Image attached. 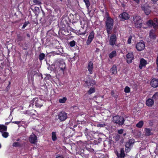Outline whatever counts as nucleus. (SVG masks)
I'll list each match as a JSON object with an SVG mask.
<instances>
[{
  "instance_id": "nucleus-48",
  "label": "nucleus",
  "mask_w": 158,
  "mask_h": 158,
  "mask_svg": "<svg viewBox=\"0 0 158 158\" xmlns=\"http://www.w3.org/2000/svg\"><path fill=\"white\" fill-rule=\"evenodd\" d=\"M13 123H15L17 124H19L20 123V122L19 121H15L13 122Z\"/></svg>"
},
{
  "instance_id": "nucleus-33",
  "label": "nucleus",
  "mask_w": 158,
  "mask_h": 158,
  "mask_svg": "<svg viewBox=\"0 0 158 158\" xmlns=\"http://www.w3.org/2000/svg\"><path fill=\"white\" fill-rule=\"evenodd\" d=\"M33 2L34 3L36 4L40 5L41 4V2L40 0H34Z\"/></svg>"
},
{
  "instance_id": "nucleus-55",
  "label": "nucleus",
  "mask_w": 158,
  "mask_h": 158,
  "mask_svg": "<svg viewBox=\"0 0 158 158\" xmlns=\"http://www.w3.org/2000/svg\"><path fill=\"white\" fill-rule=\"evenodd\" d=\"M126 135V133H124L123 134V135L124 136H125V135Z\"/></svg>"
},
{
  "instance_id": "nucleus-40",
  "label": "nucleus",
  "mask_w": 158,
  "mask_h": 158,
  "mask_svg": "<svg viewBox=\"0 0 158 158\" xmlns=\"http://www.w3.org/2000/svg\"><path fill=\"white\" fill-rule=\"evenodd\" d=\"M106 126V124L105 123L100 124L99 123L97 125V127H104Z\"/></svg>"
},
{
  "instance_id": "nucleus-23",
  "label": "nucleus",
  "mask_w": 158,
  "mask_h": 158,
  "mask_svg": "<svg viewBox=\"0 0 158 158\" xmlns=\"http://www.w3.org/2000/svg\"><path fill=\"white\" fill-rule=\"evenodd\" d=\"M116 55V52L115 51H113L110 53L109 55V57L110 58H112Z\"/></svg>"
},
{
  "instance_id": "nucleus-10",
  "label": "nucleus",
  "mask_w": 158,
  "mask_h": 158,
  "mask_svg": "<svg viewBox=\"0 0 158 158\" xmlns=\"http://www.w3.org/2000/svg\"><path fill=\"white\" fill-rule=\"evenodd\" d=\"M116 40V36L115 34L112 35L110 37L109 40L110 44L111 45H114Z\"/></svg>"
},
{
  "instance_id": "nucleus-12",
  "label": "nucleus",
  "mask_w": 158,
  "mask_h": 158,
  "mask_svg": "<svg viewBox=\"0 0 158 158\" xmlns=\"http://www.w3.org/2000/svg\"><path fill=\"white\" fill-rule=\"evenodd\" d=\"M119 17L123 20H127L129 18V15L127 13L124 12L119 15Z\"/></svg>"
},
{
  "instance_id": "nucleus-36",
  "label": "nucleus",
  "mask_w": 158,
  "mask_h": 158,
  "mask_svg": "<svg viewBox=\"0 0 158 158\" xmlns=\"http://www.w3.org/2000/svg\"><path fill=\"white\" fill-rule=\"evenodd\" d=\"M120 138V136L118 134L116 135L114 137V139L116 141H118Z\"/></svg>"
},
{
  "instance_id": "nucleus-54",
  "label": "nucleus",
  "mask_w": 158,
  "mask_h": 158,
  "mask_svg": "<svg viewBox=\"0 0 158 158\" xmlns=\"http://www.w3.org/2000/svg\"><path fill=\"white\" fill-rule=\"evenodd\" d=\"M153 2H156L158 0H151Z\"/></svg>"
},
{
  "instance_id": "nucleus-47",
  "label": "nucleus",
  "mask_w": 158,
  "mask_h": 158,
  "mask_svg": "<svg viewBox=\"0 0 158 158\" xmlns=\"http://www.w3.org/2000/svg\"><path fill=\"white\" fill-rule=\"evenodd\" d=\"M131 36H130L128 39L127 42L128 44H130L131 43Z\"/></svg>"
},
{
  "instance_id": "nucleus-58",
  "label": "nucleus",
  "mask_w": 158,
  "mask_h": 158,
  "mask_svg": "<svg viewBox=\"0 0 158 158\" xmlns=\"http://www.w3.org/2000/svg\"><path fill=\"white\" fill-rule=\"evenodd\" d=\"M156 61H158V56H157V59H156Z\"/></svg>"
},
{
  "instance_id": "nucleus-44",
  "label": "nucleus",
  "mask_w": 158,
  "mask_h": 158,
  "mask_svg": "<svg viewBox=\"0 0 158 158\" xmlns=\"http://www.w3.org/2000/svg\"><path fill=\"white\" fill-rule=\"evenodd\" d=\"M135 142L134 140L133 139H130L128 142L131 145L132 143H134Z\"/></svg>"
},
{
  "instance_id": "nucleus-26",
  "label": "nucleus",
  "mask_w": 158,
  "mask_h": 158,
  "mask_svg": "<svg viewBox=\"0 0 158 158\" xmlns=\"http://www.w3.org/2000/svg\"><path fill=\"white\" fill-rule=\"evenodd\" d=\"M52 140L54 141L56 139V132H53L52 133Z\"/></svg>"
},
{
  "instance_id": "nucleus-46",
  "label": "nucleus",
  "mask_w": 158,
  "mask_h": 158,
  "mask_svg": "<svg viewBox=\"0 0 158 158\" xmlns=\"http://www.w3.org/2000/svg\"><path fill=\"white\" fill-rule=\"evenodd\" d=\"M123 129H121L118 131V133L120 134H121L123 133Z\"/></svg>"
},
{
  "instance_id": "nucleus-19",
  "label": "nucleus",
  "mask_w": 158,
  "mask_h": 158,
  "mask_svg": "<svg viewBox=\"0 0 158 158\" xmlns=\"http://www.w3.org/2000/svg\"><path fill=\"white\" fill-rule=\"evenodd\" d=\"M93 68V63L92 62L90 61L88 65V69L90 73H92V70Z\"/></svg>"
},
{
  "instance_id": "nucleus-32",
  "label": "nucleus",
  "mask_w": 158,
  "mask_h": 158,
  "mask_svg": "<svg viewBox=\"0 0 158 158\" xmlns=\"http://www.w3.org/2000/svg\"><path fill=\"white\" fill-rule=\"evenodd\" d=\"M66 98L65 97H64L61 99H60L59 102L60 103H64L66 100Z\"/></svg>"
},
{
  "instance_id": "nucleus-42",
  "label": "nucleus",
  "mask_w": 158,
  "mask_h": 158,
  "mask_svg": "<svg viewBox=\"0 0 158 158\" xmlns=\"http://www.w3.org/2000/svg\"><path fill=\"white\" fill-rule=\"evenodd\" d=\"M153 23V21H152L151 20H149L147 23V24L149 26H152V23Z\"/></svg>"
},
{
  "instance_id": "nucleus-53",
  "label": "nucleus",
  "mask_w": 158,
  "mask_h": 158,
  "mask_svg": "<svg viewBox=\"0 0 158 158\" xmlns=\"http://www.w3.org/2000/svg\"><path fill=\"white\" fill-rule=\"evenodd\" d=\"M27 37L29 38L30 37V35L29 34L27 33Z\"/></svg>"
},
{
  "instance_id": "nucleus-5",
  "label": "nucleus",
  "mask_w": 158,
  "mask_h": 158,
  "mask_svg": "<svg viewBox=\"0 0 158 158\" xmlns=\"http://www.w3.org/2000/svg\"><path fill=\"white\" fill-rule=\"evenodd\" d=\"M58 118L61 121H64L67 118V114L64 111H61L58 114Z\"/></svg>"
},
{
  "instance_id": "nucleus-59",
  "label": "nucleus",
  "mask_w": 158,
  "mask_h": 158,
  "mask_svg": "<svg viewBox=\"0 0 158 158\" xmlns=\"http://www.w3.org/2000/svg\"><path fill=\"white\" fill-rule=\"evenodd\" d=\"M113 94H114L113 92V91H112L111 92V94L112 95H113Z\"/></svg>"
},
{
  "instance_id": "nucleus-61",
  "label": "nucleus",
  "mask_w": 158,
  "mask_h": 158,
  "mask_svg": "<svg viewBox=\"0 0 158 158\" xmlns=\"http://www.w3.org/2000/svg\"><path fill=\"white\" fill-rule=\"evenodd\" d=\"M157 71H158V65L157 66Z\"/></svg>"
},
{
  "instance_id": "nucleus-13",
  "label": "nucleus",
  "mask_w": 158,
  "mask_h": 158,
  "mask_svg": "<svg viewBox=\"0 0 158 158\" xmlns=\"http://www.w3.org/2000/svg\"><path fill=\"white\" fill-rule=\"evenodd\" d=\"M85 83L88 86H93L95 84V81L92 79L88 78V79L85 81Z\"/></svg>"
},
{
  "instance_id": "nucleus-3",
  "label": "nucleus",
  "mask_w": 158,
  "mask_h": 158,
  "mask_svg": "<svg viewBox=\"0 0 158 158\" xmlns=\"http://www.w3.org/2000/svg\"><path fill=\"white\" fill-rule=\"evenodd\" d=\"M124 118L121 116L116 115L113 117V121L119 125H122L124 122Z\"/></svg>"
},
{
  "instance_id": "nucleus-39",
  "label": "nucleus",
  "mask_w": 158,
  "mask_h": 158,
  "mask_svg": "<svg viewBox=\"0 0 158 158\" xmlns=\"http://www.w3.org/2000/svg\"><path fill=\"white\" fill-rule=\"evenodd\" d=\"M158 98V93H156L152 96L153 99H156Z\"/></svg>"
},
{
  "instance_id": "nucleus-2",
  "label": "nucleus",
  "mask_w": 158,
  "mask_h": 158,
  "mask_svg": "<svg viewBox=\"0 0 158 158\" xmlns=\"http://www.w3.org/2000/svg\"><path fill=\"white\" fill-rule=\"evenodd\" d=\"M134 22L135 26L138 28H140L142 26V21L141 17L138 15L133 17Z\"/></svg>"
},
{
  "instance_id": "nucleus-9",
  "label": "nucleus",
  "mask_w": 158,
  "mask_h": 158,
  "mask_svg": "<svg viewBox=\"0 0 158 158\" xmlns=\"http://www.w3.org/2000/svg\"><path fill=\"white\" fill-rule=\"evenodd\" d=\"M35 102H36L35 106L38 107H41L43 105L44 101L37 98H35L34 100Z\"/></svg>"
},
{
  "instance_id": "nucleus-27",
  "label": "nucleus",
  "mask_w": 158,
  "mask_h": 158,
  "mask_svg": "<svg viewBox=\"0 0 158 158\" xmlns=\"http://www.w3.org/2000/svg\"><path fill=\"white\" fill-rule=\"evenodd\" d=\"M2 136L4 138H6L9 135V133L8 132H6V131H3L2 132Z\"/></svg>"
},
{
  "instance_id": "nucleus-14",
  "label": "nucleus",
  "mask_w": 158,
  "mask_h": 158,
  "mask_svg": "<svg viewBox=\"0 0 158 158\" xmlns=\"http://www.w3.org/2000/svg\"><path fill=\"white\" fill-rule=\"evenodd\" d=\"M151 85L154 88L158 86V79H153L151 82Z\"/></svg>"
},
{
  "instance_id": "nucleus-25",
  "label": "nucleus",
  "mask_w": 158,
  "mask_h": 158,
  "mask_svg": "<svg viewBox=\"0 0 158 158\" xmlns=\"http://www.w3.org/2000/svg\"><path fill=\"white\" fill-rule=\"evenodd\" d=\"M45 54L44 53H41L39 55V60L41 61L43 60L44 58Z\"/></svg>"
},
{
  "instance_id": "nucleus-60",
  "label": "nucleus",
  "mask_w": 158,
  "mask_h": 158,
  "mask_svg": "<svg viewBox=\"0 0 158 158\" xmlns=\"http://www.w3.org/2000/svg\"><path fill=\"white\" fill-rule=\"evenodd\" d=\"M127 148V149H126V150H127V151H129L130 150H129V149H128V148Z\"/></svg>"
},
{
  "instance_id": "nucleus-1",
  "label": "nucleus",
  "mask_w": 158,
  "mask_h": 158,
  "mask_svg": "<svg viewBox=\"0 0 158 158\" xmlns=\"http://www.w3.org/2000/svg\"><path fill=\"white\" fill-rule=\"evenodd\" d=\"M106 23L107 33L108 34H110V31L113 27V20L110 17H108L107 18Z\"/></svg>"
},
{
  "instance_id": "nucleus-11",
  "label": "nucleus",
  "mask_w": 158,
  "mask_h": 158,
  "mask_svg": "<svg viewBox=\"0 0 158 158\" xmlns=\"http://www.w3.org/2000/svg\"><path fill=\"white\" fill-rule=\"evenodd\" d=\"M134 56L132 53H128L127 55V60L128 63L132 62V60L133 59Z\"/></svg>"
},
{
  "instance_id": "nucleus-7",
  "label": "nucleus",
  "mask_w": 158,
  "mask_h": 158,
  "mask_svg": "<svg viewBox=\"0 0 158 158\" xmlns=\"http://www.w3.org/2000/svg\"><path fill=\"white\" fill-rule=\"evenodd\" d=\"M141 8L146 15H148L149 14L150 12V7L147 4L142 6Z\"/></svg>"
},
{
  "instance_id": "nucleus-34",
  "label": "nucleus",
  "mask_w": 158,
  "mask_h": 158,
  "mask_svg": "<svg viewBox=\"0 0 158 158\" xmlns=\"http://www.w3.org/2000/svg\"><path fill=\"white\" fill-rule=\"evenodd\" d=\"M95 91V89L94 88H91L88 91V93L89 94H91L92 93L94 92Z\"/></svg>"
},
{
  "instance_id": "nucleus-16",
  "label": "nucleus",
  "mask_w": 158,
  "mask_h": 158,
  "mask_svg": "<svg viewBox=\"0 0 158 158\" xmlns=\"http://www.w3.org/2000/svg\"><path fill=\"white\" fill-rule=\"evenodd\" d=\"M147 63V61L143 59H141L140 60V64L139 65V68L142 69L143 66H145Z\"/></svg>"
},
{
  "instance_id": "nucleus-30",
  "label": "nucleus",
  "mask_w": 158,
  "mask_h": 158,
  "mask_svg": "<svg viewBox=\"0 0 158 158\" xmlns=\"http://www.w3.org/2000/svg\"><path fill=\"white\" fill-rule=\"evenodd\" d=\"M120 155L123 156H125V154L124 153V150L123 148H122L120 151Z\"/></svg>"
},
{
  "instance_id": "nucleus-6",
  "label": "nucleus",
  "mask_w": 158,
  "mask_h": 158,
  "mask_svg": "<svg viewBox=\"0 0 158 158\" xmlns=\"http://www.w3.org/2000/svg\"><path fill=\"white\" fill-rule=\"evenodd\" d=\"M29 142L31 143L35 144L37 142V137L32 133L29 137Z\"/></svg>"
},
{
  "instance_id": "nucleus-43",
  "label": "nucleus",
  "mask_w": 158,
  "mask_h": 158,
  "mask_svg": "<svg viewBox=\"0 0 158 158\" xmlns=\"http://www.w3.org/2000/svg\"><path fill=\"white\" fill-rule=\"evenodd\" d=\"M17 38L19 41L22 40L23 39V38L22 36L19 35H18Z\"/></svg>"
},
{
  "instance_id": "nucleus-56",
  "label": "nucleus",
  "mask_w": 158,
  "mask_h": 158,
  "mask_svg": "<svg viewBox=\"0 0 158 158\" xmlns=\"http://www.w3.org/2000/svg\"><path fill=\"white\" fill-rule=\"evenodd\" d=\"M156 64L158 66V61H156Z\"/></svg>"
},
{
  "instance_id": "nucleus-52",
  "label": "nucleus",
  "mask_w": 158,
  "mask_h": 158,
  "mask_svg": "<svg viewBox=\"0 0 158 158\" xmlns=\"http://www.w3.org/2000/svg\"><path fill=\"white\" fill-rule=\"evenodd\" d=\"M125 156H122L121 155H120V156H118V158H123V157H124Z\"/></svg>"
},
{
  "instance_id": "nucleus-24",
  "label": "nucleus",
  "mask_w": 158,
  "mask_h": 158,
  "mask_svg": "<svg viewBox=\"0 0 158 158\" xmlns=\"http://www.w3.org/2000/svg\"><path fill=\"white\" fill-rule=\"evenodd\" d=\"M143 121H140L136 124V126L138 127L141 128L143 126Z\"/></svg>"
},
{
  "instance_id": "nucleus-35",
  "label": "nucleus",
  "mask_w": 158,
  "mask_h": 158,
  "mask_svg": "<svg viewBox=\"0 0 158 158\" xmlns=\"http://www.w3.org/2000/svg\"><path fill=\"white\" fill-rule=\"evenodd\" d=\"M124 91L126 93H128L130 92V88L128 86H126L124 89Z\"/></svg>"
},
{
  "instance_id": "nucleus-41",
  "label": "nucleus",
  "mask_w": 158,
  "mask_h": 158,
  "mask_svg": "<svg viewBox=\"0 0 158 158\" xmlns=\"http://www.w3.org/2000/svg\"><path fill=\"white\" fill-rule=\"evenodd\" d=\"M29 23V22L28 21L27 22H25L24 23V24L22 27V29L24 28Z\"/></svg>"
},
{
  "instance_id": "nucleus-15",
  "label": "nucleus",
  "mask_w": 158,
  "mask_h": 158,
  "mask_svg": "<svg viewBox=\"0 0 158 158\" xmlns=\"http://www.w3.org/2000/svg\"><path fill=\"white\" fill-rule=\"evenodd\" d=\"M94 38V33L92 32L89 35L88 40H87L86 43L88 45L90 44L93 40Z\"/></svg>"
},
{
  "instance_id": "nucleus-51",
  "label": "nucleus",
  "mask_w": 158,
  "mask_h": 158,
  "mask_svg": "<svg viewBox=\"0 0 158 158\" xmlns=\"http://www.w3.org/2000/svg\"><path fill=\"white\" fill-rule=\"evenodd\" d=\"M116 154L118 157L119 156H120V154H119L118 152H116Z\"/></svg>"
},
{
  "instance_id": "nucleus-22",
  "label": "nucleus",
  "mask_w": 158,
  "mask_h": 158,
  "mask_svg": "<svg viewBox=\"0 0 158 158\" xmlns=\"http://www.w3.org/2000/svg\"><path fill=\"white\" fill-rule=\"evenodd\" d=\"M145 135L147 136H149L152 134V133L151 132L152 130L150 129L149 128H145Z\"/></svg>"
},
{
  "instance_id": "nucleus-21",
  "label": "nucleus",
  "mask_w": 158,
  "mask_h": 158,
  "mask_svg": "<svg viewBox=\"0 0 158 158\" xmlns=\"http://www.w3.org/2000/svg\"><path fill=\"white\" fill-rule=\"evenodd\" d=\"M7 129V126L3 125L0 124V132H2L3 131H6Z\"/></svg>"
},
{
  "instance_id": "nucleus-31",
  "label": "nucleus",
  "mask_w": 158,
  "mask_h": 158,
  "mask_svg": "<svg viewBox=\"0 0 158 158\" xmlns=\"http://www.w3.org/2000/svg\"><path fill=\"white\" fill-rule=\"evenodd\" d=\"M149 36L151 38L154 39L156 38L155 35L152 33V31L150 32Z\"/></svg>"
},
{
  "instance_id": "nucleus-28",
  "label": "nucleus",
  "mask_w": 158,
  "mask_h": 158,
  "mask_svg": "<svg viewBox=\"0 0 158 158\" xmlns=\"http://www.w3.org/2000/svg\"><path fill=\"white\" fill-rule=\"evenodd\" d=\"M35 99V98H34L33 99V100L31 101L30 102L31 104L29 105V106L30 107L31 106H33L34 105H35V106H36V102L35 101V102L34 100Z\"/></svg>"
},
{
  "instance_id": "nucleus-4",
  "label": "nucleus",
  "mask_w": 158,
  "mask_h": 158,
  "mask_svg": "<svg viewBox=\"0 0 158 158\" xmlns=\"http://www.w3.org/2000/svg\"><path fill=\"white\" fill-rule=\"evenodd\" d=\"M54 64L58 66L61 70H63L65 68V64L63 60L59 59L55 61Z\"/></svg>"
},
{
  "instance_id": "nucleus-17",
  "label": "nucleus",
  "mask_w": 158,
  "mask_h": 158,
  "mask_svg": "<svg viewBox=\"0 0 158 158\" xmlns=\"http://www.w3.org/2000/svg\"><path fill=\"white\" fill-rule=\"evenodd\" d=\"M154 101L153 99L149 98L148 99L146 102V104L148 106H152L153 104Z\"/></svg>"
},
{
  "instance_id": "nucleus-57",
  "label": "nucleus",
  "mask_w": 158,
  "mask_h": 158,
  "mask_svg": "<svg viewBox=\"0 0 158 158\" xmlns=\"http://www.w3.org/2000/svg\"><path fill=\"white\" fill-rule=\"evenodd\" d=\"M96 51H99V49H98V48H97L96 49Z\"/></svg>"
},
{
  "instance_id": "nucleus-18",
  "label": "nucleus",
  "mask_w": 158,
  "mask_h": 158,
  "mask_svg": "<svg viewBox=\"0 0 158 158\" xmlns=\"http://www.w3.org/2000/svg\"><path fill=\"white\" fill-rule=\"evenodd\" d=\"M152 26L155 29H157L158 28V22L156 19L155 18L154 19Z\"/></svg>"
},
{
  "instance_id": "nucleus-37",
  "label": "nucleus",
  "mask_w": 158,
  "mask_h": 158,
  "mask_svg": "<svg viewBox=\"0 0 158 158\" xmlns=\"http://www.w3.org/2000/svg\"><path fill=\"white\" fill-rule=\"evenodd\" d=\"M20 145V143L18 142H14L13 144V146L15 147H18Z\"/></svg>"
},
{
  "instance_id": "nucleus-45",
  "label": "nucleus",
  "mask_w": 158,
  "mask_h": 158,
  "mask_svg": "<svg viewBox=\"0 0 158 158\" xmlns=\"http://www.w3.org/2000/svg\"><path fill=\"white\" fill-rule=\"evenodd\" d=\"M131 144H130L128 142L126 143L125 147L127 148H128V149H129V150H130V149L129 148V147L131 146Z\"/></svg>"
},
{
  "instance_id": "nucleus-50",
  "label": "nucleus",
  "mask_w": 158,
  "mask_h": 158,
  "mask_svg": "<svg viewBox=\"0 0 158 158\" xmlns=\"http://www.w3.org/2000/svg\"><path fill=\"white\" fill-rule=\"evenodd\" d=\"M56 158H63V157L62 156H56Z\"/></svg>"
},
{
  "instance_id": "nucleus-20",
  "label": "nucleus",
  "mask_w": 158,
  "mask_h": 158,
  "mask_svg": "<svg viewBox=\"0 0 158 158\" xmlns=\"http://www.w3.org/2000/svg\"><path fill=\"white\" fill-rule=\"evenodd\" d=\"M110 72L113 74H115L117 73V70L116 66L115 65H114L112 68L111 69Z\"/></svg>"
},
{
  "instance_id": "nucleus-62",
  "label": "nucleus",
  "mask_w": 158,
  "mask_h": 158,
  "mask_svg": "<svg viewBox=\"0 0 158 158\" xmlns=\"http://www.w3.org/2000/svg\"><path fill=\"white\" fill-rule=\"evenodd\" d=\"M1 144H0V148H1Z\"/></svg>"
},
{
  "instance_id": "nucleus-38",
  "label": "nucleus",
  "mask_w": 158,
  "mask_h": 158,
  "mask_svg": "<svg viewBox=\"0 0 158 158\" xmlns=\"http://www.w3.org/2000/svg\"><path fill=\"white\" fill-rule=\"evenodd\" d=\"M75 42L73 40L72 41H71L69 43L71 47H73L75 46Z\"/></svg>"
},
{
  "instance_id": "nucleus-29",
  "label": "nucleus",
  "mask_w": 158,
  "mask_h": 158,
  "mask_svg": "<svg viewBox=\"0 0 158 158\" xmlns=\"http://www.w3.org/2000/svg\"><path fill=\"white\" fill-rule=\"evenodd\" d=\"M84 2H85L87 9H89V7L90 6V3L89 0H83Z\"/></svg>"
},
{
  "instance_id": "nucleus-49",
  "label": "nucleus",
  "mask_w": 158,
  "mask_h": 158,
  "mask_svg": "<svg viewBox=\"0 0 158 158\" xmlns=\"http://www.w3.org/2000/svg\"><path fill=\"white\" fill-rule=\"evenodd\" d=\"M55 64H52L51 65V68H52V69H53L54 68V66H55Z\"/></svg>"
},
{
  "instance_id": "nucleus-8",
  "label": "nucleus",
  "mask_w": 158,
  "mask_h": 158,
  "mask_svg": "<svg viewBox=\"0 0 158 158\" xmlns=\"http://www.w3.org/2000/svg\"><path fill=\"white\" fill-rule=\"evenodd\" d=\"M145 48V45L143 41L137 43L136 45V48L139 51H141Z\"/></svg>"
}]
</instances>
